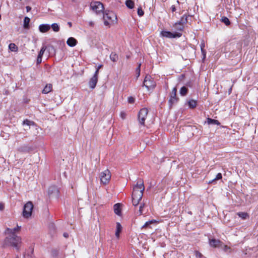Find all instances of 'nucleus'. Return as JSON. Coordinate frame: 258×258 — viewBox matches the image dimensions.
<instances>
[{
	"label": "nucleus",
	"instance_id": "f257e3e1",
	"mask_svg": "<svg viewBox=\"0 0 258 258\" xmlns=\"http://www.w3.org/2000/svg\"><path fill=\"white\" fill-rule=\"evenodd\" d=\"M20 227L17 225V227L13 229L7 228L6 230V234H8V236L6 237L4 241V246H11L17 249V251H19L20 247L19 244L21 242V238L17 236L15 232L20 230Z\"/></svg>",
	"mask_w": 258,
	"mask_h": 258
},
{
	"label": "nucleus",
	"instance_id": "f03ea898",
	"mask_svg": "<svg viewBox=\"0 0 258 258\" xmlns=\"http://www.w3.org/2000/svg\"><path fill=\"white\" fill-rule=\"evenodd\" d=\"M116 19V16L112 11L106 10L103 12L104 24L105 26H109L110 23Z\"/></svg>",
	"mask_w": 258,
	"mask_h": 258
},
{
	"label": "nucleus",
	"instance_id": "7ed1b4c3",
	"mask_svg": "<svg viewBox=\"0 0 258 258\" xmlns=\"http://www.w3.org/2000/svg\"><path fill=\"white\" fill-rule=\"evenodd\" d=\"M145 187L143 181L141 179L139 180L137 184L134 186L132 195L143 196Z\"/></svg>",
	"mask_w": 258,
	"mask_h": 258
},
{
	"label": "nucleus",
	"instance_id": "20e7f679",
	"mask_svg": "<svg viewBox=\"0 0 258 258\" xmlns=\"http://www.w3.org/2000/svg\"><path fill=\"white\" fill-rule=\"evenodd\" d=\"M91 9L97 14L103 12L104 6L102 3L98 1H93L90 3Z\"/></svg>",
	"mask_w": 258,
	"mask_h": 258
},
{
	"label": "nucleus",
	"instance_id": "39448f33",
	"mask_svg": "<svg viewBox=\"0 0 258 258\" xmlns=\"http://www.w3.org/2000/svg\"><path fill=\"white\" fill-rule=\"evenodd\" d=\"M33 209V203L31 202H28L24 206L23 216L25 218H29L32 215Z\"/></svg>",
	"mask_w": 258,
	"mask_h": 258
},
{
	"label": "nucleus",
	"instance_id": "423d86ee",
	"mask_svg": "<svg viewBox=\"0 0 258 258\" xmlns=\"http://www.w3.org/2000/svg\"><path fill=\"white\" fill-rule=\"evenodd\" d=\"M100 177L101 182L104 185L107 184L109 182L111 178V173L110 171L106 169L101 172Z\"/></svg>",
	"mask_w": 258,
	"mask_h": 258
},
{
	"label": "nucleus",
	"instance_id": "0eeeda50",
	"mask_svg": "<svg viewBox=\"0 0 258 258\" xmlns=\"http://www.w3.org/2000/svg\"><path fill=\"white\" fill-rule=\"evenodd\" d=\"M187 22V16L184 15L180 19V21L175 23L174 25V28L179 31H182L184 28L183 25Z\"/></svg>",
	"mask_w": 258,
	"mask_h": 258
},
{
	"label": "nucleus",
	"instance_id": "6e6552de",
	"mask_svg": "<svg viewBox=\"0 0 258 258\" xmlns=\"http://www.w3.org/2000/svg\"><path fill=\"white\" fill-rule=\"evenodd\" d=\"M148 113V109L143 108L140 109L138 113V120L141 125H145V121Z\"/></svg>",
	"mask_w": 258,
	"mask_h": 258
},
{
	"label": "nucleus",
	"instance_id": "1a4fd4ad",
	"mask_svg": "<svg viewBox=\"0 0 258 258\" xmlns=\"http://www.w3.org/2000/svg\"><path fill=\"white\" fill-rule=\"evenodd\" d=\"M143 86H145L149 90L150 89H154L156 85L154 81L151 79V76H146L143 82Z\"/></svg>",
	"mask_w": 258,
	"mask_h": 258
},
{
	"label": "nucleus",
	"instance_id": "9d476101",
	"mask_svg": "<svg viewBox=\"0 0 258 258\" xmlns=\"http://www.w3.org/2000/svg\"><path fill=\"white\" fill-rule=\"evenodd\" d=\"M160 35L162 37L172 38L176 37H180L181 36L182 34L180 32L172 33L170 31L163 30L161 32Z\"/></svg>",
	"mask_w": 258,
	"mask_h": 258
},
{
	"label": "nucleus",
	"instance_id": "9b49d317",
	"mask_svg": "<svg viewBox=\"0 0 258 258\" xmlns=\"http://www.w3.org/2000/svg\"><path fill=\"white\" fill-rule=\"evenodd\" d=\"M48 194L50 197L58 198L59 196V190L57 186L52 185L49 187Z\"/></svg>",
	"mask_w": 258,
	"mask_h": 258
},
{
	"label": "nucleus",
	"instance_id": "f8f14e48",
	"mask_svg": "<svg viewBox=\"0 0 258 258\" xmlns=\"http://www.w3.org/2000/svg\"><path fill=\"white\" fill-rule=\"evenodd\" d=\"M209 244L211 246L217 248L222 247L223 245V242L219 239H216L215 238L209 239Z\"/></svg>",
	"mask_w": 258,
	"mask_h": 258
},
{
	"label": "nucleus",
	"instance_id": "ddd939ff",
	"mask_svg": "<svg viewBox=\"0 0 258 258\" xmlns=\"http://www.w3.org/2000/svg\"><path fill=\"white\" fill-rule=\"evenodd\" d=\"M179 100V98L177 97V95L173 94H170V98L168 101V104L169 107L171 108L173 104L177 103Z\"/></svg>",
	"mask_w": 258,
	"mask_h": 258
},
{
	"label": "nucleus",
	"instance_id": "4468645a",
	"mask_svg": "<svg viewBox=\"0 0 258 258\" xmlns=\"http://www.w3.org/2000/svg\"><path fill=\"white\" fill-rule=\"evenodd\" d=\"M32 147L26 145L22 146L18 149V151L22 153H29L30 151H32Z\"/></svg>",
	"mask_w": 258,
	"mask_h": 258
},
{
	"label": "nucleus",
	"instance_id": "2eb2a0df",
	"mask_svg": "<svg viewBox=\"0 0 258 258\" xmlns=\"http://www.w3.org/2000/svg\"><path fill=\"white\" fill-rule=\"evenodd\" d=\"M143 196L140 195H132V203L134 206H137L139 205L140 201L142 200Z\"/></svg>",
	"mask_w": 258,
	"mask_h": 258
},
{
	"label": "nucleus",
	"instance_id": "dca6fc26",
	"mask_svg": "<svg viewBox=\"0 0 258 258\" xmlns=\"http://www.w3.org/2000/svg\"><path fill=\"white\" fill-rule=\"evenodd\" d=\"M98 82V77H92L89 80V86L90 88L93 89L96 86Z\"/></svg>",
	"mask_w": 258,
	"mask_h": 258
},
{
	"label": "nucleus",
	"instance_id": "f3484780",
	"mask_svg": "<svg viewBox=\"0 0 258 258\" xmlns=\"http://www.w3.org/2000/svg\"><path fill=\"white\" fill-rule=\"evenodd\" d=\"M50 29V26L49 24H41L39 26V30L41 33H45Z\"/></svg>",
	"mask_w": 258,
	"mask_h": 258
},
{
	"label": "nucleus",
	"instance_id": "a211bd4d",
	"mask_svg": "<svg viewBox=\"0 0 258 258\" xmlns=\"http://www.w3.org/2000/svg\"><path fill=\"white\" fill-rule=\"evenodd\" d=\"M67 44L70 47H74L77 44V40L74 37H70L67 41Z\"/></svg>",
	"mask_w": 258,
	"mask_h": 258
},
{
	"label": "nucleus",
	"instance_id": "6ab92c4d",
	"mask_svg": "<svg viewBox=\"0 0 258 258\" xmlns=\"http://www.w3.org/2000/svg\"><path fill=\"white\" fill-rule=\"evenodd\" d=\"M113 210H114V213L116 215H117L118 216H120V215L121 214L120 204H119V203L115 204L113 206Z\"/></svg>",
	"mask_w": 258,
	"mask_h": 258
},
{
	"label": "nucleus",
	"instance_id": "aec40b11",
	"mask_svg": "<svg viewBox=\"0 0 258 258\" xmlns=\"http://www.w3.org/2000/svg\"><path fill=\"white\" fill-rule=\"evenodd\" d=\"M122 226L119 222L116 223V231H115V236L117 238H119L120 233L122 231Z\"/></svg>",
	"mask_w": 258,
	"mask_h": 258
},
{
	"label": "nucleus",
	"instance_id": "412c9836",
	"mask_svg": "<svg viewBox=\"0 0 258 258\" xmlns=\"http://www.w3.org/2000/svg\"><path fill=\"white\" fill-rule=\"evenodd\" d=\"M24 258H35L33 255V249L30 248L24 254Z\"/></svg>",
	"mask_w": 258,
	"mask_h": 258
},
{
	"label": "nucleus",
	"instance_id": "4be33fe9",
	"mask_svg": "<svg viewBox=\"0 0 258 258\" xmlns=\"http://www.w3.org/2000/svg\"><path fill=\"white\" fill-rule=\"evenodd\" d=\"M52 89V85L51 84H47L45 86L44 88L42 90V93L47 94L51 91Z\"/></svg>",
	"mask_w": 258,
	"mask_h": 258
},
{
	"label": "nucleus",
	"instance_id": "5701e85b",
	"mask_svg": "<svg viewBox=\"0 0 258 258\" xmlns=\"http://www.w3.org/2000/svg\"><path fill=\"white\" fill-rule=\"evenodd\" d=\"M188 105L189 108L194 109L197 105V101L194 99H190L188 101Z\"/></svg>",
	"mask_w": 258,
	"mask_h": 258
},
{
	"label": "nucleus",
	"instance_id": "b1692460",
	"mask_svg": "<svg viewBox=\"0 0 258 258\" xmlns=\"http://www.w3.org/2000/svg\"><path fill=\"white\" fill-rule=\"evenodd\" d=\"M30 19L28 17H25L24 19L23 27L25 29H28L29 28V23Z\"/></svg>",
	"mask_w": 258,
	"mask_h": 258
},
{
	"label": "nucleus",
	"instance_id": "393cba45",
	"mask_svg": "<svg viewBox=\"0 0 258 258\" xmlns=\"http://www.w3.org/2000/svg\"><path fill=\"white\" fill-rule=\"evenodd\" d=\"M188 92V89L185 86H183L180 88L179 93L181 96H185L187 95Z\"/></svg>",
	"mask_w": 258,
	"mask_h": 258
},
{
	"label": "nucleus",
	"instance_id": "a878e982",
	"mask_svg": "<svg viewBox=\"0 0 258 258\" xmlns=\"http://www.w3.org/2000/svg\"><path fill=\"white\" fill-rule=\"evenodd\" d=\"M237 215L243 220H245L249 217L248 213L246 212H238Z\"/></svg>",
	"mask_w": 258,
	"mask_h": 258
},
{
	"label": "nucleus",
	"instance_id": "bb28decb",
	"mask_svg": "<svg viewBox=\"0 0 258 258\" xmlns=\"http://www.w3.org/2000/svg\"><path fill=\"white\" fill-rule=\"evenodd\" d=\"M110 58L113 62H116L118 59V56L116 53L111 52L110 55Z\"/></svg>",
	"mask_w": 258,
	"mask_h": 258
},
{
	"label": "nucleus",
	"instance_id": "cd10ccee",
	"mask_svg": "<svg viewBox=\"0 0 258 258\" xmlns=\"http://www.w3.org/2000/svg\"><path fill=\"white\" fill-rule=\"evenodd\" d=\"M125 5L128 8L132 9L134 8L135 4L132 0H126Z\"/></svg>",
	"mask_w": 258,
	"mask_h": 258
},
{
	"label": "nucleus",
	"instance_id": "c85d7f7f",
	"mask_svg": "<svg viewBox=\"0 0 258 258\" xmlns=\"http://www.w3.org/2000/svg\"><path fill=\"white\" fill-rule=\"evenodd\" d=\"M156 222L155 220H150V221H147L146 222L144 225H143L142 227V229H144V228H150V225L153 223H155Z\"/></svg>",
	"mask_w": 258,
	"mask_h": 258
},
{
	"label": "nucleus",
	"instance_id": "c756f323",
	"mask_svg": "<svg viewBox=\"0 0 258 258\" xmlns=\"http://www.w3.org/2000/svg\"><path fill=\"white\" fill-rule=\"evenodd\" d=\"M207 122L209 124H215L217 125H220V123L218 120L208 118Z\"/></svg>",
	"mask_w": 258,
	"mask_h": 258
},
{
	"label": "nucleus",
	"instance_id": "7c9ffc66",
	"mask_svg": "<svg viewBox=\"0 0 258 258\" xmlns=\"http://www.w3.org/2000/svg\"><path fill=\"white\" fill-rule=\"evenodd\" d=\"M50 28H52L53 31L57 32L59 31L60 28L59 25L57 23H53L50 26Z\"/></svg>",
	"mask_w": 258,
	"mask_h": 258
},
{
	"label": "nucleus",
	"instance_id": "2f4dec72",
	"mask_svg": "<svg viewBox=\"0 0 258 258\" xmlns=\"http://www.w3.org/2000/svg\"><path fill=\"white\" fill-rule=\"evenodd\" d=\"M200 47H201V52H202V55H203V59H204L206 57V51L204 49L205 43L204 42H202V43H201Z\"/></svg>",
	"mask_w": 258,
	"mask_h": 258
},
{
	"label": "nucleus",
	"instance_id": "473e14b6",
	"mask_svg": "<svg viewBox=\"0 0 258 258\" xmlns=\"http://www.w3.org/2000/svg\"><path fill=\"white\" fill-rule=\"evenodd\" d=\"M222 174L221 173H219L217 174L216 177L214 179H213V180H212L211 181H209V183H214V182H216V180L222 179Z\"/></svg>",
	"mask_w": 258,
	"mask_h": 258
},
{
	"label": "nucleus",
	"instance_id": "72a5a7b5",
	"mask_svg": "<svg viewBox=\"0 0 258 258\" xmlns=\"http://www.w3.org/2000/svg\"><path fill=\"white\" fill-rule=\"evenodd\" d=\"M221 21L224 23L226 26H229L230 24V22L229 19L226 17H223Z\"/></svg>",
	"mask_w": 258,
	"mask_h": 258
},
{
	"label": "nucleus",
	"instance_id": "f704fd0d",
	"mask_svg": "<svg viewBox=\"0 0 258 258\" xmlns=\"http://www.w3.org/2000/svg\"><path fill=\"white\" fill-rule=\"evenodd\" d=\"M221 248H222L223 250L226 252H231V248L226 245L223 244L222 247Z\"/></svg>",
	"mask_w": 258,
	"mask_h": 258
},
{
	"label": "nucleus",
	"instance_id": "c9c22d12",
	"mask_svg": "<svg viewBox=\"0 0 258 258\" xmlns=\"http://www.w3.org/2000/svg\"><path fill=\"white\" fill-rule=\"evenodd\" d=\"M9 48L11 51H15L18 49V47L14 43H11L9 45Z\"/></svg>",
	"mask_w": 258,
	"mask_h": 258
},
{
	"label": "nucleus",
	"instance_id": "e433bc0d",
	"mask_svg": "<svg viewBox=\"0 0 258 258\" xmlns=\"http://www.w3.org/2000/svg\"><path fill=\"white\" fill-rule=\"evenodd\" d=\"M23 124H26L27 125H29V126H30V125H34V122L32 121H30L27 119L24 120L23 122Z\"/></svg>",
	"mask_w": 258,
	"mask_h": 258
},
{
	"label": "nucleus",
	"instance_id": "4c0bfd02",
	"mask_svg": "<svg viewBox=\"0 0 258 258\" xmlns=\"http://www.w3.org/2000/svg\"><path fill=\"white\" fill-rule=\"evenodd\" d=\"M145 204H141L139 207V209L138 212H137L138 214H139V215H141L143 214V209L144 208Z\"/></svg>",
	"mask_w": 258,
	"mask_h": 258
},
{
	"label": "nucleus",
	"instance_id": "58836bf2",
	"mask_svg": "<svg viewBox=\"0 0 258 258\" xmlns=\"http://www.w3.org/2000/svg\"><path fill=\"white\" fill-rule=\"evenodd\" d=\"M46 49V47L45 46H43L40 49L38 56L42 57Z\"/></svg>",
	"mask_w": 258,
	"mask_h": 258
},
{
	"label": "nucleus",
	"instance_id": "ea45409f",
	"mask_svg": "<svg viewBox=\"0 0 258 258\" xmlns=\"http://www.w3.org/2000/svg\"><path fill=\"white\" fill-rule=\"evenodd\" d=\"M141 65V64L140 63L136 70V74L137 75V78L139 77L140 75Z\"/></svg>",
	"mask_w": 258,
	"mask_h": 258
},
{
	"label": "nucleus",
	"instance_id": "a19ab883",
	"mask_svg": "<svg viewBox=\"0 0 258 258\" xmlns=\"http://www.w3.org/2000/svg\"><path fill=\"white\" fill-rule=\"evenodd\" d=\"M127 101L129 103L133 104L135 102V99L133 97L130 96L128 97Z\"/></svg>",
	"mask_w": 258,
	"mask_h": 258
},
{
	"label": "nucleus",
	"instance_id": "79ce46f5",
	"mask_svg": "<svg viewBox=\"0 0 258 258\" xmlns=\"http://www.w3.org/2000/svg\"><path fill=\"white\" fill-rule=\"evenodd\" d=\"M195 254H196V256L197 257L203 258V257H204L203 254L200 252H199V251H195Z\"/></svg>",
	"mask_w": 258,
	"mask_h": 258
},
{
	"label": "nucleus",
	"instance_id": "37998d69",
	"mask_svg": "<svg viewBox=\"0 0 258 258\" xmlns=\"http://www.w3.org/2000/svg\"><path fill=\"white\" fill-rule=\"evenodd\" d=\"M144 11L142 10L141 8H139L138 9V14L139 16H142L144 15Z\"/></svg>",
	"mask_w": 258,
	"mask_h": 258
},
{
	"label": "nucleus",
	"instance_id": "c03bdc74",
	"mask_svg": "<svg viewBox=\"0 0 258 258\" xmlns=\"http://www.w3.org/2000/svg\"><path fill=\"white\" fill-rule=\"evenodd\" d=\"M42 62V57L38 56L37 58V63L39 64Z\"/></svg>",
	"mask_w": 258,
	"mask_h": 258
},
{
	"label": "nucleus",
	"instance_id": "a18cd8bd",
	"mask_svg": "<svg viewBox=\"0 0 258 258\" xmlns=\"http://www.w3.org/2000/svg\"><path fill=\"white\" fill-rule=\"evenodd\" d=\"M176 92H177V89L176 87H174L172 90V92L170 94H173V95H174V94L176 95Z\"/></svg>",
	"mask_w": 258,
	"mask_h": 258
},
{
	"label": "nucleus",
	"instance_id": "49530a36",
	"mask_svg": "<svg viewBox=\"0 0 258 258\" xmlns=\"http://www.w3.org/2000/svg\"><path fill=\"white\" fill-rule=\"evenodd\" d=\"M98 73H99V70H98V69H96L94 75L92 77H98Z\"/></svg>",
	"mask_w": 258,
	"mask_h": 258
},
{
	"label": "nucleus",
	"instance_id": "de8ad7c7",
	"mask_svg": "<svg viewBox=\"0 0 258 258\" xmlns=\"http://www.w3.org/2000/svg\"><path fill=\"white\" fill-rule=\"evenodd\" d=\"M63 236L65 238H68V237H69V233H67V232H64V233H63Z\"/></svg>",
	"mask_w": 258,
	"mask_h": 258
},
{
	"label": "nucleus",
	"instance_id": "09e8293b",
	"mask_svg": "<svg viewBox=\"0 0 258 258\" xmlns=\"http://www.w3.org/2000/svg\"><path fill=\"white\" fill-rule=\"evenodd\" d=\"M171 11L172 12H174L176 11V7L174 5H173L171 6Z\"/></svg>",
	"mask_w": 258,
	"mask_h": 258
},
{
	"label": "nucleus",
	"instance_id": "8fccbe9b",
	"mask_svg": "<svg viewBox=\"0 0 258 258\" xmlns=\"http://www.w3.org/2000/svg\"><path fill=\"white\" fill-rule=\"evenodd\" d=\"M4 209V205L3 203H0V210H3Z\"/></svg>",
	"mask_w": 258,
	"mask_h": 258
},
{
	"label": "nucleus",
	"instance_id": "3c124183",
	"mask_svg": "<svg viewBox=\"0 0 258 258\" xmlns=\"http://www.w3.org/2000/svg\"><path fill=\"white\" fill-rule=\"evenodd\" d=\"M48 50L49 51H54V47L53 46H49L48 47Z\"/></svg>",
	"mask_w": 258,
	"mask_h": 258
},
{
	"label": "nucleus",
	"instance_id": "603ef678",
	"mask_svg": "<svg viewBox=\"0 0 258 258\" xmlns=\"http://www.w3.org/2000/svg\"><path fill=\"white\" fill-rule=\"evenodd\" d=\"M120 115H121V118L122 119H124L125 117V113L124 112H121Z\"/></svg>",
	"mask_w": 258,
	"mask_h": 258
},
{
	"label": "nucleus",
	"instance_id": "864d4df0",
	"mask_svg": "<svg viewBox=\"0 0 258 258\" xmlns=\"http://www.w3.org/2000/svg\"><path fill=\"white\" fill-rule=\"evenodd\" d=\"M26 10H27V12H29V11H30V10H31V8L30 7H29V6H27V7H26Z\"/></svg>",
	"mask_w": 258,
	"mask_h": 258
},
{
	"label": "nucleus",
	"instance_id": "5fc2aeb1",
	"mask_svg": "<svg viewBox=\"0 0 258 258\" xmlns=\"http://www.w3.org/2000/svg\"><path fill=\"white\" fill-rule=\"evenodd\" d=\"M232 89V86H231V87L228 89V93H229V94H230L231 93Z\"/></svg>",
	"mask_w": 258,
	"mask_h": 258
},
{
	"label": "nucleus",
	"instance_id": "6e6d98bb",
	"mask_svg": "<svg viewBox=\"0 0 258 258\" xmlns=\"http://www.w3.org/2000/svg\"><path fill=\"white\" fill-rule=\"evenodd\" d=\"M68 24L69 25L70 27H72V23H71V22H69L68 23Z\"/></svg>",
	"mask_w": 258,
	"mask_h": 258
},
{
	"label": "nucleus",
	"instance_id": "4d7b16f0",
	"mask_svg": "<svg viewBox=\"0 0 258 258\" xmlns=\"http://www.w3.org/2000/svg\"><path fill=\"white\" fill-rule=\"evenodd\" d=\"M102 67V65H99V66L97 67V69H98V70H99V69H100Z\"/></svg>",
	"mask_w": 258,
	"mask_h": 258
},
{
	"label": "nucleus",
	"instance_id": "13d9d810",
	"mask_svg": "<svg viewBox=\"0 0 258 258\" xmlns=\"http://www.w3.org/2000/svg\"><path fill=\"white\" fill-rule=\"evenodd\" d=\"M186 85H187V86H189V87H190V86H190V83H187V84H186Z\"/></svg>",
	"mask_w": 258,
	"mask_h": 258
},
{
	"label": "nucleus",
	"instance_id": "bf43d9fd",
	"mask_svg": "<svg viewBox=\"0 0 258 258\" xmlns=\"http://www.w3.org/2000/svg\"><path fill=\"white\" fill-rule=\"evenodd\" d=\"M129 57H130V56H129V55H126V58H129Z\"/></svg>",
	"mask_w": 258,
	"mask_h": 258
},
{
	"label": "nucleus",
	"instance_id": "052dcab7",
	"mask_svg": "<svg viewBox=\"0 0 258 258\" xmlns=\"http://www.w3.org/2000/svg\"><path fill=\"white\" fill-rule=\"evenodd\" d=\"M73 2H75L76 0H72Z\"/></svg>",
	"mask_w": 258,
	"mask_h": 258
}]
</instances>
